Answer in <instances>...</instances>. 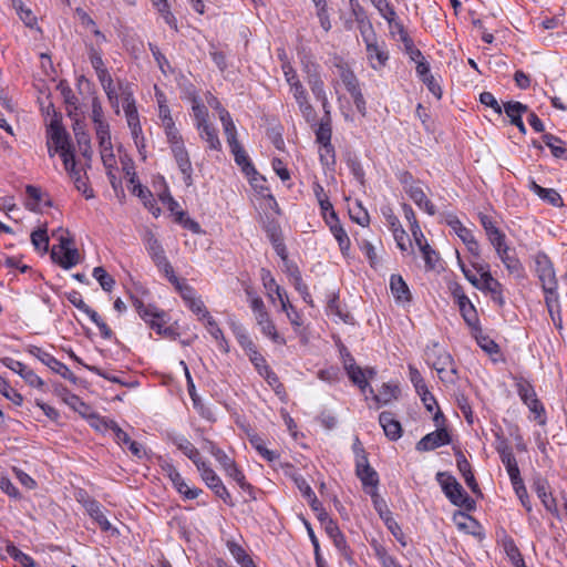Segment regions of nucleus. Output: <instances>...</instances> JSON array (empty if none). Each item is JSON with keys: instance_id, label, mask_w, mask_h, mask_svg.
Wrapping results in <instances>:
<instances>
[{"instance_id": "42", "label": "nucleus", "mask_w": 567, "mask_h": 567, "mask_svg": "<svg viewBox=\"0 0 567 567\" xmlns=\"http://www.w3.org/2000/svg\"><path fill=\"white\" fill-rule=\"evenodd\" d=\"M315 134H316V141L320 145L331 144L332 127H331V116H330L329 111H327V116L322 117L321 122L319 123L318 127L315 131Z\"/></svg>"}, {"instance_id": "27", "label": "nucleus", "mask_w": 567, "mask_h": 567, "mask_svg": "<svg viewBox=\"0 0 567 567\" xmlns=\"http://www.w3.org/2000/svg\"><path fill=\"white\" fill-rule=\"evenodd\" d=\"M84 508L91 518H93L103 530L106 532L111 528V523L103 512V506L97 501L86 499L84 503Z\"/></svg>"}, {"instance_id": "58", "label": "nucleus", "mask_w": 567, "mask_h": 567, "mask_svg": "<svg viewBox=\"0 0 567 567\" xmlns=\"http://www.w3.org/2000/svg\"><path fill=\"white\" fill-rule=\"evenodd\" d=\"M192 102V111L195 120V126L197 127L198 125L209 123L207 107L202 103L200 99L198 96H194Z\"/></svg>"}, {"instance_id": "19", "label": "nucleus", "mask_w": 567, "mask_h": 567, "mask_svg": "<svg viewBox=\"0 0 567 567\" xmlns=\"http://www.w3.org/2000/svg\"><path fill=\"white\" fill-rule=\"evenodd\" d=\"M100 145L101 159L105 168H116L117 162L113 152L111 132L96 135Z\"/></svg>"}, {"instance_id": "30", "label": "nucleus", "mask_w": 567, "mask_h": 567, "mask_svg": "<svg viewBox=\"0 0 567 567\" xmlns=\"http://www.w3.org/2000/svg\"><path fill=\"white\" fill-rule=\"evenodd\" d=\"M256 322L259 326L262 334L269 338L272 342L281 346L287 343L286 339L277 331L276 326L269 315L257 319Z\"/></svg>"}, {"instance_id": "8", "label": "nucleus", "mask_w": 567, "mask_h": 567, "mask_svg": "<svg viewBox=\"0 0 567 567\" xmlns=\"http://www.w3.org/2000/svg\"><path fill=\"white\" fill-rule=\"evenodd\" d=\"M27 352L32 357L37 358L44 365L51 369L54 373L60 374L63 379L69 380L72 383H76V375L65 365L59 361L51 353L44 351L42 348L37 346H29Z\"/></svg>"}, {"instance_id": "4", "label": "nucleus", "mask_w": 567, "mask_h": 567, "mask_svg": "<svg viewBox=\"0 0 567 567\" xmlns=\"http://www.w3.org/2000/svg\"><path fill=\"white\" fill-rule=\"evenodd\" d=\"M435 478L444 495L453 505L463 507L467 511L474 509L475 502L468 496L453 475L445 472H439Z\"/></svg>"}, {"instance_id": "11", "label": "nucleus", "mask_w": 567, "mask_h": 567, "mask_svg": "<svg viewBox=\"0 0 567 567\" xmlns=\"http://www.w3.org/2000/svg\"><path fill=\"white\" fill-rule=\"evenodd\" d=\"M171 148V152L176 161V164L183 174L184 183L186 186H190L193 184V166L189 158V154L185 147L184 138L179 137L176 140H172L167 142Z\"/></svg>"}, {"instance_id": "62", "label": "nucleus", "mask_w": 567, "mask_h": 567, "mask_svg": "<svg viewBox=\"0 0 567 567\" xmlns=\"http://www.w3.org/2000/svg\"><path fill=\"white\" fill-rule=\"evenodd\" d=\"M382 18L390 24L395 20L396 13L393 6L388 0H371Z\"/></svg>"}, {"instance_id": "14", "label": "nucleus", "mask_w": 567, "mask_h": 567, "mask_svg": "<svg viewBox=\"0 0 567 567\" xmlns=\"http://www.w3.org/2000/svg\"><path fill=\"white\" fill-rule=\"evenodd\" d=\"M432 367L439 374L441 381L445 383H454L456 381V368L452 355L445 351L440 350L432 361Z\"/></svg>"}, {"instance_id": "25", "label": "nucleus", "mask_w": 567, "mask_h": 567, "mask_svg": "<svg viewBox=\"0 0 567 567\" xmlns=\"http://www.w3.org/2000/svg\"><path fill=\"white\" fill-rule=\"evenodd\" d=\"M371 548L382 567H402L396 557L391 555L388 548L377 539H372Z\"/></svg>"}, {"instance_id": "21", "label": "nucleus", "mask_w": 567, "mask_h": 567, "mask_svg": "<svg viewBox=\"0 0 567 567\" xmlns=\"http://www.w3.org/2000/svg\"><path fill=\"white\" fill-rule=\"evenodd\" d=\"M171 441L195 465H197L200 461H203L197 447L184 435H182V434L172 435Z\"/></svg>"}, {"instance_id": "48", "label": "nucleus", "mask_w": 567, "mask_h": 567, "mask_svg": "<svg viewBox=\"0 0 567 567\" xmlns=\"http://www.w3.org/2000/svg\"><path fill=\"white\" fill-rule=\"evenodd\" d=\"M203 482L206 484L208 488L213 485L220 483V477L216 474V472L212 468V466L206 461H200L197 465H195Z\"/></svg>"}, {"instance_id": "49", "label": "nucleus", "mask_w": 567, "mask_h": 567, "mask_svg": "<svg viewBox=\"0 0 567 567\" xmlns=\"http://www.w3.org/2000/svg\"><path fill=\"white\" fill-rule=\"evenodd\" d=\"M64 392L65 395L63 396V402L68 404L71 409L86 417L90 412V406L80 396L70 392L69 390H64Z\"/></svg>"}, {"instance_id": "18", "label": "nucleus", "mask_w": 567, "mask_h": 567, "mask_svg": "<svg viewBox=\"0 0 567 567\" xmlns=\"http://www.w3.org/2000/svg\"><path fill=\"white\" fill-rule=\"evenodd\" d=\"M91 120L94 124L95 135L110 133V124L104 116L102 102L97 96L91 101Z\"/></svg>"}, {"instance_id": "61", "label": "nucleus", "mask_w": 567, "mask_h": 567, "mask_svg": "<svg viewBox=\"0 0 567 567\" xmlns=\"http://www.w3.org/2000/svg\"><path fill=\"white\" fill-rule=\"evenodd\" d=\"M0 393L13 404L20 406L23 403V396L11 388L9 382L0 375Z\"/></svg>"}, {"instance_id": "46", "label": "nucleus", "mask_w": 567, "mask_h": 567, "mask_svg": "<svg viewBox=\"0 0 567 567\" xmlns=\"http://www.w3.org/2000/svg\"><path fill=\"white\" fill-rule=\"evenodd\" d=\"M7 554L23 567H37L35 560L28 554L21 551L13 543L6 546Z\"/></svg>"}, {"instance_id": "2", "label": "nucleus", "mask_w": 567, "mask_h": 567, "mask_svg": "<svg viewBox=\"0 0 567 567\" xmlns=\"http://www.w3.org/2000/svg\"><path fill=\"white\" fill-rule=\"evenodd\" d=\"M260 279L270 301L275 302L277 298L280 302L281 310L286 312L290 323L295 328H299L302 324L301 316L290 303L287 292L277 284L271 272L268 269L262 268L260 271Z\"/></svg>"}, {"instance_id": "47", "label": "nucleus", "mask_w": 567, "mask_h": 567, "mask_svg": "<svg viewBox=\"0 0 567 567\" xmlns=\"http://www.w3.org/2000/svg\"><path fill=\"white\" fill-rule=\"evenodd\" d=\"M307 83L315 95V97L321 102L322 106H328V97L324 90V83L321 75H311L307 80Z\"/></svg>"}, {"instance_id": "3", "label": "nucleus", "mask_w": 567, "mask_h": 567, "mask_svg": "<svg viewBox=\"0 0 567 567\" xmlns=\"http://www.w3.org/2000/svg\"><path fill=\"white\" fill-rule=\"evenodd\" d=\"M360 31L363 42L365 43L369 65L375 71H381L389 61V52L385 43L378 41L371 23L361 25Z\"/></svg>"}, {"instance_id": "10", "label": "nucleus", "mask_w": 567, "mask_h": 567, "mask_svg": "<svg viewBox=\"0 0 567 567\" xmlns=\"http://www.w3.org/2000/svg\"><path fill=\"white\" fill-rule=\"evenodd\" d=\"M492 246L494 247L496 255L502 260L508 274L516 279H524L525 268L513 249L507 245L506 239H503Z\"/></svg>"}, {"instance_id": "39", "label": "nucleus", "mask_w": 567, "mask_h": 567, "mask_svg": "<svg viewBox=\"0 0 567 567\" xmlns=\"http://www.w3.org/2000/svg\"><path fill=\"white\" fill-rule=\"evenodd\" d=\"M544 144L550 150L551 155L556 158H567V147L565 143L558 137L550 133H545L542 136Z\"/></svg>"}, {"instance_id": "54", "label": "nucleus", "mask_w": 567, "mask_h": 567, "mask_svg": "<svg viewBox=\"0 0 567 567\" xmlns=\"http://www.w3.org/2000/svg\"><path fill=\"white\" fill-rule=\"evenodd\" d=\"M92 276L104 291L111 292L113 290L115 280L103 267H95L92 271Z\"/></svg>"}, {"instance_id": "35", "label": "nucleus", "mask_w": 567, "mask_h": 567, "mask_svg": "<svg viewBox=\"0 0 567 567\" xmlns=\"http://www.w3.org/2000/svg\"><path fill=\"white\" fill-rule=\"evenodd\" d=\"M328 227L331 234L333 235L334 239L337 240L341 254L343 256H348L351 248V240L346 229L342 227L340 220L328 225Z\"/></svg>"}, {"instance_id": "50", "label": "nucleus", "mask_w": 567, "mask_h": 567, "mask_svg": "<svg viewBox=\"0 0 567 567\" xmlns=\"http://www.w3.org/2000/svg\"><path fill=\"white\" fill-rule=\"evenodd\" d=\"M82 312L85 313L90 318V320L97 327L100 334L104 339L112 338L113 331L110 329V327L105 323V321L95 310L87 306L86 309H84Z\"/></svg>"}, {"instance_id": "45", "label": "nucleus", "mask_w": 567, "mask_h": 567, "mask_svg": "<svg viewBox=\"0 0 567 567\" xmlns=\"http://www.w3.org/2000/svg\"><path fill=\"white\" fill-rule=\"evenodd\" d=\"M111 107L115 114H120V102L122 101L121 91L118 90V80L116 83L114 80L102 86Z\"/></svg>"}, {"instance_id": "6", "label": "nucleus", "mask_w": 567, "mask_h": 567, "mask_svg": "<svg viewBox=\"0 0 567 567\" xmlns=\"http://www.w3.org/2000/svg\"><path fill=\"white\" fill-rule=\"evenodd\" d=\"M171 281L175 285L186 307L193 311L198 319H206L210 316L204 301L192 286L185 281H179L176 277H173Z\"/></svg>"}, {"instance_id": "22", "label": "nucleus", "mask_w": 567, "mask_h": 567, "mask_svg": "<svg viewBox=\"0 0 567 567\" xmlns=\"http://www.w3.org/2000/svg\"><path fill=\"white\" fill-rule=\"evenodd\" d=\"M379 422L382 426L384 434L392 441H395L402 435V427L400 422L394 417L393 413L384 411L379 415Z\"/></svg>"}, {"instance_id": "63", "label": "nucleus", "mask_w": 567, "mask_h": 567, "mask_svg": "<svg viewBox=\"0 0 567 567\" xmlns=\"http://www.w3.org/2000/svg\"><path fill=\"white\" fill-rule=\"evenodd\" d=\"M74 183L75 188L82 193L85 199H92L95 197L94 190L90 187L85 173L78 174L74 177H71Z\"/></svg>"}, {"instance_id": "55", "label": "nucleus", "mask_w": 567, "mask_h": 567, "mask_svg": "<svg viewBox=\"0 0 567 567\" xmlns=\"http://www.w3.org/2000/svg\"><path fill=\"white\" fill-rule=\"evenodd\" d=\"M246 295L248 297L249 306L254 312L256 320L269 315L265 307L264 300L257 293L249 289H246Z\"/></svg>"}, {"instance_id": "12", "label": "nucleus", "mask_w": 567, "mask_h": 567, "mask_svg": "<svg viewBox=\"0 0 567 567\" xmlns=\"http://www.w3.org/2000/svg\"><path fill=\"white\" fill-rule=\"evenodd\" d=\"M47 145L55 146L59 155L72 150L70 136L58 117H53L48 125Z\"/></svg>"}, {"instance_id": "64", "label": "nucleus", "mask_w": 567, "mask_h": 567, "mask_svg": "<svg viewBox=\"0 0 567 567\" xmlns=\"http://www.w3.org/2000/svg\"><path fill=\"white\" fill-rule=\"evenodd\" d=\"M534 414V419L538 422L539 425H545L547 422L546 411L544 404L537 399L529 400V402L525 403Z\"/></svg>"}, {"instance_id": "28", "label": "nucleus", "mask_w": 567, "mask_h": 567, "mask_svg": "<svg viewBox=\"0 0 567 567\" xmlns=\"http://www.w3.org/2000/svg\"><path fill=\"white\" fill-rule=\"evenodd\" d=\"M229 148L231 154L234 155L235 163L241 167L243 172L247 176L257 173L249 159V156L247 155L246 151L244 150L239 142L229 145Z\"/></svg>"}, {"instance_id": "41", "label": "nucleus", "mask_w": 567, "mask_h": 567, "mask_svg": "<svg viewBox=\"0 0 567 567\" xmlns=\"http://www.w3.org/2000/svg\"><path fill=\"white\" fill-rule=\"evenodd\" d=\"M530 189L538 195L543 200L553 206L559 207L563 205V198L558 192L553 188H545L536 184L534 181L530 183Z\"/></svg>"}, {"instance_id": "36", "label": "nucleus", "mask_w": 567, "mask_h": 567, "mask_svg": "<svg viewBox=\"0 0 567 567\" xmlns=\"http://www.w3.org/2000/svg\"><path fill=\"white\" fill-rule=\"evenodd\" d=\"M225 475L237 483V485L247 493L251 499H255V491L251 484L246 481V476L243 471L237 466L233 465L230 468L225 471Z\"/></svg>"}, {"instance_id": "34", "label": "nucleus", "mask_w": 567, "mask_h": 567, "mask_svg": "<svg viewBox=\"0 0 567 567\" xmlns=\"http://www.w3.org/2000/svg\"><path fill=\"white\" fill-rule=\"evenodd\" d=\"M455 303L457 305L461 316L463 317L466 324L473 328L476 327L480 320L476 308L470 298H461V300L456 301Z\"/></svg>"}, {"instance_id": "59", "label": "nucleus", "mask_w": 567, "mask_h": 567, "mask_svg": "<svg viewBox=\"0 0 567 567\" xmlns=\"http://www.w3.org/2000/svg\"><path fill=\"white\" fill-rule=\"evenodd\" d=\"M516 389L524 404L529 402V400L537 399V394L535 392L533 384L523 378L517 380Z\"/></svg>"}, {"instance_id": "52", "label": "nucleus", "mask_w": 567, "mask_h": 567, "mask_svg": "<svg viewBox=\"0 0 567 567\" xmlns=\"http://www.w3.org/2000/svg\"><path fill=\"white\" fill-rule=\"evenodd\" d=\"M219 120L221 122L228 146L238 143L239 141L237 138V130L229 112H221Z\"/></svg>"}, {"instance_id": "31", "label": "nucleus", "mask_w": 567, "mask_h": 567, "mask_svg": "<svg viewBox=\"0 0 567 567\" xmlns=\"http://www.w3.org/2000/svg\"><path fill=\"white\" fill-rule=\"evenodd\" d=\"M535 492L543 503L546 511H548L550 514L558 516V507L556 498L553 496L551 492L548 491V486L544 482H538L535 485Z\"/></svg>"}, {"instance_id": "15", "label": "nucleus", "mask_w": 567, "mask_h": 567, "mask_svg": "<svg viewBox=\"0 0 567 567\" xmlns=\"http://www.w3.org/2000/svg\"><path fill=\"white\" fill-rule=\"evenodd\" d=\"M425 436H423L417 443H416V450L419 452H429L433 451L437 447H441L443 445H447L451 443V436L446 429L440 427Z\"/></svg>"}, {"instance_id": "20", "label": "nucleus", "mask_w": 567, "mask_h": 567, "mask_svg": "<svg viewBox=\"0 0 567 567\" xmlns=\"http://www.w3.org/2000/svg\"><path fill=\"white\" fill-rule=\"evenodd\" d=\"M504 112L509 117L511 124L515 125L522 134H526V126L522 116L527 112V105L511 101L504 104Z\"/></svg>"}, {"instance_id": "7", "label": "nucleus", "mask_w": 567, "mask_h": 567, "mask_svg": "<svg viewBox=\"0 0 567 567\" xmlns=\"http://www.w3.org/2000/svg\"><path fill=\"white\" fill-rule=\"evenodd\" d=\"M535 271L542 282L545 293L553 295L557 290V280L550 258L545 252H537L534 257Z\"/></svg>"}, {"instance_id": "32", "label": "nucleus", "mask_w": 567, "mask_h": 567, "mask_svg": "<svg viewBox=\"0 0 567 567\" xmlns=\"http://www.w3.org/2000/svg\"><path fill=\"white\" fill-rule=\"evenodd\" d=\"M390 289L396 301L409 302L411 300L409 287L400 275L391 276Z\"/></svg>"}, {"instance_id": "51", "label": "nucleus", "mask_w": 567, "mask_h": 567, "mask_svg": "<svg viewBox=\"0 0 567 567\" xmlns=\"http://www.w3.org/2000/svg\"><path fill=\"white\" fill-rule=\"evenodd\" d=\"M228 550L240 567H247L254 564L252 558L246 553V550L239 544L235 542H228Z\"/></svg>"}, {"instance_id": "38", "label": "nucleus", "mask_w": 567, "mask_h": 567, "mask_svg": "<svg viewBox=\"0 0 567 567\" xmlns=\"http://www.w3.org/2000/svg\"><path fill=\"white\" fill-rule=\"evenodd\" d=\"M480 221L486 233V236L491 245H494L503 239H506V235L495 226V223L493 221L492 217L485 214H481Z\"/></svg>"}, {"instance_id": "26", "label": "nucleus", "mask_w": 567, "mask_h": 567, "mask_svg": "<svg viewBox=\"0 0 567 567\" xmlns=\"http://www.w3.org/2000/svg\"><path fill=\"white\" fill-rule=\"evenodd\" d=\"M196 128L199 137L207 143L209 150L217 152L221 151V142L218 137V131L213 124L206 123L198 125Z\"/></svg>"}, {"instance_id": "56", "label": "nucleus", "mask_w": 567, "mask_h": 567, "mask_svg": "<svg viewBox=\"0 0 567 567\" xmlns=\"http://www.w3.org/2000/svg\"><path fill=\"white\" fill-rule=\"evenodd\" d=\"M86 417L89 420V424L94 430H96L99 432H106L109 430L112 431L116 424L115 421H113L109 417L101 416V415L93 414V413H89V415Z\"/></svg>"}, {"instance_id": "57", "label": "nucleus", "mask_w": 567, "mask_h": 567, "mask_svg": "<svg viewBox=\"0 0 567 567\" xmlns=\"http://www.w3.org/2000/svg\"><path fill=\"white\" fill-rule=\"evenodd\" d=\"M446 224L452 228V230L462 241H465L473 236L472 230L465 227L455 215H449L446 218Z\"/></svg>"}, {"instance_id": "1", "label": "nucleus", "mask_w": 567, "mask_h": 567, "mask_svg": "<svg viewBox=\"0 0 567 567\" xmlns=\"http://www.w3.org/2000/svg\"><path fill=\"white\" fill-rule=\"evenodd\" d=\"M118 90L121 91L123 111L132 138L138 150L145 147L140 114L134 97L133 84L127 80H118Z\"/></svg>"}, {"instance_id": "24", "label": "nucleus", "mask_w": 567, "mask_h": 567, "mask_svg": "<svg viewBox=\"0 0 567 567\" xmlns=\"http://www.w3.org/2000/svg\"><path fill=\"white\" fill-rule=\"evenodd\" d=\"M406 194L420 209H423L430 216H434L436 214L434 204L427 198L420 185L408 188Z\"/></svg>"}, {"instance_id": "44", "label": "nucleus", "mask_w": 567, "mask_h": 567, "mask_svg": "<svg viewBox=\"0 0 567 567\" xmlns=\"http://www.w3.org/2000/svg\"><path fill=\"white\" fill-rule=\"evenodd\" d=\"M400 394V389L395 384L383 383L379 392L374 395L377 403L385 405L393 400H396Z\"/></svg>"}, {"instance_id": "17", "label": "nucleus", "mask_w": 567, "mask_h": 567, "mask_svg": "<svg viewBox=\"0 0 567 567\" xmlns=\"http://www.w3.org/2000/svg\"><path fill=\"white\" fill-rule=\"evenodd\" d=\"M144 240H145L146 249H147L150 256L152 257L153 261L158 267H164L166 271H168V270L173 271L172 266L165 256V251H164L161 243L158 241V239L155 237V235L153 233L148 231L145 235Z\"/></svg>"}, {"instance_id": "23", "label": "nucleus", "mask_w": 567, "mask_h": 567, "mask_svg": "<svg viewBox=\"0 0 567 567\" xmlns=\"http://www.w3.org/2000/svg\"><path fill=\"white\" fill-rule=\"evenodd\" d=\"M25 193L28 196V200L25 203V207L31 212H40L42 206L51 207L52 203L49 198L44 199V195L41 188L28 185L25 187Z\"/></svg>"}, {"instance_id": "29", "label": "nucleus", "mask_w": 567, "mask_h": 567, "mask_svg": "<svg viewBox=\"0 0 567 567\" xmlns=\"http://www.w3.org/2000/svg\"><path fill=\"white\" fill-rule=\"evenodd\" d=\"M287 274L289 276L290 282L293 285L295 289L301 295L302 299L310 303L311 296L308 291L307 285L302 280L301 272L296 265H287Z\"/></svg>"}, {"instance_id": "13", "label": "nucleus", "mask_w": 567, "mask_h": 567, "mask_svg": "<svg viewBox=\"0 0 567 567\" xmlns=\"http://www.w3.org/2000/svg\"><path fill=\"white\" fill-rule=\"evenodd\" d=\"M59 249H52V258L64 269H70L79 262V251L72 247V239L61 236Z\"/></svg>"}, {"instance_id": "16", "label": "nucleus", "mask_w": 567, "mask_h": 567, "mask_svg": "<svg viewBox=\"0 0 567 567\" xmlns=\"http://www.w3.org/2000/svg\"><path fill=\"white\" fill-rule=\"evenodd\" d=\"M167 476L171 480L174 488L185 498V499H195L197 498L203 491L198 487H190L186 481L183 478L181 473L173 466H167Z\"/></svg>"}, {"instance_id": "37", "label": "nucleus", "mask_w": 567, "mask_h": 567, "mask_svg": "<svg viewBox=\"0 0 567 567\" xmlns=\"http://www.w3.org/2000/svg\"><path fill=\"white\" fill-rule=\"evenodd\" d=\"M133 306L147 326H150L155 318H161L162 310L154 305H145L142 300L135 298L133 300Z\"/></svg>"}, {"instance_id": "60", "label": "nucleus", "mask_w": 567, "mask_h": 567, "mask_svg": "<svg viewBox=\"0 0 567 567\" xmlns=\"http://www.w3.org/2000/svg\"><path fill=\"white\" fill-rule=\"evenodd\" d=\"M251 445L259 453V455L269 463H272L279 458V454L272 450H269L264 444L260 437L254 436L250 439Z\"/></svg>"}, {"instance_id": "33", "label": "nucleus", "mask_w": 567, "mask_h": 567, "mask_svg": "<svg viewBox=\"0 0 567 567\" xmlns=\"http://www.w3.org/2000/svg\"><path fill=\"white\" fill-rule=\"evenodd\" d=\"M416 393L421 398L424 406L429 412H432L434 411V409H436V412L433 416V421L435 422L436 426L442 425L444 423V415L442 411L439 409L437 402L434 395L427 389V386L424 388L423 390L416 391Z\"/></svg>"}, {"instance_id": "9", "label": "nucleus", "mask_w": 567, "mask_h": 567, "mask_svg": "<svg viewBox=\"0 0 567 567\" xmlns=\"http://www.w3.org/2000/svg\"><path fill=\"white\" fill-rule=\"evenodd\" d=\"M355 475L360 480L362 488L365 493L370 489L378 488L380 482L379 474L369 464L368 455L364 449H360L359 452H357Z\"/></svg>"}, {"instance_id": "5", "label": "nucleus", "mask_w": 567, "mask_h": 567, "mask_svg": "<svg viewBox=\"0 0 567 567\" xmlns=\"http://www.w3.org/2000/svg\"><path fill=\"white\" fill-rule=\"evenodd\" d=\"M475 270L480 275V284L476 285V289L481 290L485 295H489L491 299L498 307L505 305L504 286L492 276L488 264H480L474 266Z\"/></svg>"}, {"instance_id": "43", "label": "nucleus", "mask_w": 567, "mask_h": 567, "mask_svg": "<svg viewBox=\"0 0 567 567\" xmlns=\"http://www.w3.org/2000/svg\"><path fill=\"white\" fill-rule=\"evenodd\" d=\"M344 369L350 380L357 384L361 391L364 392L369 388L365 372L360 367L355 365V363L348 364L346 361Z\"/></svg>"}, {"instance_id": "53", "label": "nucleus", "mask_w": 567, "mask_h": 567, "mask_svg": "<svg viewBox=\"0 0 567 567\" xmlns=\"http://www.w3.org/2000/svg\"><path fill=\"white\" fill-rule=\"evenodd\" d=\"M208 451L215 457V460L218 462V464L220 465V467L223 468L224 472L236 464L234 458H231L229 455H227L225 451L219 449L213 442H208Z\"/></svg>"}, {"instance_id": "40", "label": "nucleus", "mask_w": 567, "mask_h": 567, "mask_svg": "<svg viewBox=\"0 0 567 567\" xmlns=\"http://www.w3.org/2000/svg\"><path fill=\"white\" fill-rule=\"evenodd\" d=\"M206 320V329L209 332V334L214 338V340L217 342V346L219 350H221L225 353L229 352V344L226 340L223 330L219 328L216 320L209 316Z\"/></svg>"}]
</instances>
